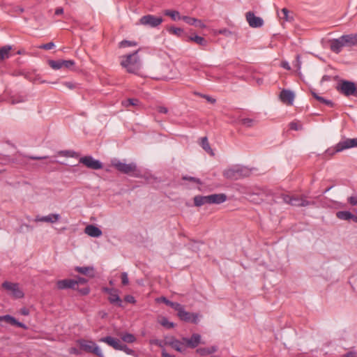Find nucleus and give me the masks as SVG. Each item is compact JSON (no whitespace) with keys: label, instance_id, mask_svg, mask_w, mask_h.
Here are the masks:
<instances>
[{"label":"nucleus","instance_id":"1","mask_svg":"<svg viewBox=\"0 0 357 357\" xmlns=\"http://www.w3.org/2000/svg\"><path fill=\"white\" fill-rule=\"evenodd\" d=\"M137 53L138 50L121 57V65L129 73L137 74L141 68V63Z\"/></svg>","mask_w":357,"mask_h":357},{"label":"nucleus","instance_id":"2","mask_svg":"<svg viewBox=\"0 0 357 357\" xmlns=\"http://www.w3.org/2000/svg\"><path fill=\"white\" fill-rule=\"evenodd\" d=\"M251 170L246 167L236 166L224 171L223 175L225 178L231 180H238L241 178L248 177L250 175Z\"/></svg>","mask_w":357,"mask_h":357},{"label":"nucleus","instance_id":"3","mask_svg":"<svg viewBox=\"0 0 357 357\" xmlns=\"http://www.w3.org/2000/svg\"><path fill=\"white\" fill-rule=\"evenodd\" d=\"M353 147H357V138L346 139L340 141L334 147L327 149L326 153L327 155H333L336 153Z\"/></svg>","mask_w":357,"mask_h":357},{"label":"nucleus","instance_id":"4","mask_svg":"<svg viewBox=\"0 0 357 357\" xmlns=\"http://www.w3.org/2000/svg\"><path fill=\"white\" fill-rule=\"evenodd\" d=\"M112 166L115 167L119 172L137 177L139 175L137 173V167L135 163L131 162L126 164L119 160L112 161Z\"/></svg>","mask_w":357,"mask_h":357},{"label":"nucleus","instance_id":"5","mask_svg":"<svg viewBox=\"0 0 357 357\" xmlns=\"http://www.w3.org/2000/svg\"><path fill=\"white\" fill-rule=\"evenodd\" d=\"M281 198L284 203L294 206H307L314 204V202L307 201L303 196H290L289 195L282 194Z\"/></svg>","mask_w":357,"mask_h":357},{"label":"nucleus","instance_id":"6","mask_svg":"<svg viewBox=\"0 0 357 357\" xmlns=\"http://www.w3.org/2000/svg\"><path fill=\"white\" fill-rule=\"evenodd\" d=\"M337 90L346 96L357 97V84L351 81H341L337 86Z\"/></svg>","mask_w":357,"mask_h":357},{"label":"nucleus","instance_id":"7","mask_svg":"<svg viewBox=\"0 0 357 357\" xmlns=\"http://www.w3.org/2000/svg\"><path fill=\"white\" fill-rule=\"evenodd\" d=\"M80 349L88 353H92L95 355L102 357L103 354L99 347L91 340H80L78 341Z\"/></svg>","mask_w":357,"mask_h":357},{"label":"nucleus","instance_id":"8","mask_svg":"<svg viewBox=\"0 0 357 357\" xmlns=\"http://www.w3.org/2000/svg\"><path fill=\"white\" fill-rule=\"evenodd\" d=\"M163 22L162 17H156L153 15H146L142 16L139 20V24L155 28Z\"/></svg>","mask_w":357,"mask_h":357},{"label":"nucleus","instance_id":"9","mask_svg":"<svg viewBox=\"0 0 357 357\" xmlns=\"http://www.w3.org/2000/svg\"><path fill=\"white\" fill-rule=\"evenodd\" d=\"M79 162L84 165L86 167L94 170L102 168V162L90 155L80 158Z\"/></svg>","mask_w":357,"mask_h":357},{"label":"nucleus","instance_id":"10","mask_svg":"<svg viewBox=\"0 0 357 357\" xmlns=\"http://www.w3.org/2000/svg\"><path fill=\"white\" fill-rule=\"evenodd\" d=\"M2 287L6 290L10 291L15 298H20L24 296V293L19 288L17 283H13L6 281L2 284Z\"/></svg>","mask_w":357,"mask_h":357},{"label":"nucleus","instance_id":"11","mask_svg":"<svg viewBox=\"0 0 357 357\" xmlns=\"http://www.w3.org/2000/svg\"><path fill=\"white\" fill-rule=\"evenodd\" d=\"M166 344L169 345L172 348L177 351L183 353L186 350L185 343L183 340H178L174 337H171L167 341Z\"/></svg>","mask_w":357,"mask_h":357},{"label":"nucleus","instance_id":"12","mask_svg":"<svg viewBox=\"0 0 357 357\" xmlns=\"http://www.w3.org/2000/svg\"><path fill=\"white\" fill-rule=\"evenodd\" d=\"M202 337L198 333H193L190 337H183V341L185 343L186 348H196L201 343Z\"/></svg>","mask_w":357,"mask_h":357},{"label":"nucleus","instance_id":"13","mask_svg":"<svg viewBox=\"0 0 357 357\" xmlns=\"http://www.w3.org/2000/svg\"><path fill=\"white\" fill-rule=\"evenodd\" d=\"M246 20L251 27L259 28L261 27L263 24V20L255 15L252 12H248L246 13Z\"/></svg>","mask_w":357,"mask_h":357},{"label":"nucleus","instance_id":"14","mask_svg":"<svg viewBox=\"0 0 357 357\" xmlns=\"http://www.w3.org/2000/svg\"><path fill=\"white\" fill-rule=\"evenodd\" d=\"M177 315L180 318V319L186 322L197 324L199 321L198 314L188 312L185 311L184 309L181 312H180V313Z\"/></svg>","mask_w":357,"mask_h":357},{"label":"nucleus","instance_id":"15","mask_svg":"<svg viewBox=\"0 0 357 357\" xmlns=\"http://www.w3.org/2000/svg\"><path fill=\"white\" fill-rule=\"evenodd\" d=\"M346 47L342 36L338 38L333 39L331 41L330 47L331 51L335 53H340L342 47Z\"/></svg>","mask_w":357,"mask_h":357},{"label":"nucleus","instance_id":"16","mask_svg":"<svg viewBox=\"0 0 357 357\" xmlns=\"http://www.w3.org/2000/svg\"><path fill=\"white\" fill-rule=\"evenodd\" d=\"M61 215L58 213H51L45 216L37 215L35 218V222H45L50 223H54L59 221Z\"/></svg>","mask_w":357,"mask_h":357},{"label":"nucleus","instance_id":"17","mask_svg":"<svg viewBox=\"0 0 357 357\" xmlns=\"http://www.w3.org/2000/svg\"><path fill=\"white\" fill-rule=\"evenodd\" d=\"M57 288L59 289H73L76 288V281L73 279H65L59 280L56 282Z\"/></svg>","mask_w":357,"mask_h":357},{"label":"nucleus","instance_id":"18","mask_svg":"<svg viewBox=\"0 0 357 357\" xmlns=\"http://www.w3.org/2000/svg\"><path fill=\"white\" fill-rule=\"evenodd\" d=\"M280 98L282 102L287 105H291L294 99V94L292 91L287 89H283L280 94Z\"/></svg>","mask_w":357,"mask_h":357},{"label":"nucleus","instance_id":"19","mask_svg":"<svg viewBox=\"0 0 357 357\" xmlns=\"http://www.w3.org/2000/svg\"><path fill=\"white\" fill-rule=\"evenodd\" d=\"M100 342H105L113 347L116 350H119L121 342L119 340L112 337L111 336H106L99 340Z\"/></svg>","mask_w":357,"mask_h":357},{"label":"nucleus","instance_id":"20","mask_svg":"<svg viewBox=\"0 0 357 357\" xmlns=\"http://www.w3.org/2000/svg\"><path fill=\"white\" fill-rule=\"evenodd\" d=\"M84 232L89 236L96 238L100 236L102 234L101 229L93 225H87L85 227Z\"/></svg>","mask_w":357,"mask_h":357},{"label":"nucleus","instance_id":"21","mask_svg":"<svg viewBox=\"0 0 357 357\" xmlns=\"http://www.w3.org/2000/svg\"><path fill=\"white\" fill-rule=\"evenodd\" d=\"M209 204H220L227 200V195L223 193L212 194L209 195Z\"/></svg>","mask_w":357,"mask_h":357},{"label":"nucleus","instance_id":"22","mask_svg":"<svg viewBox=\"0 0 357 357\" xmlns=\"http://www.w3.org/2000/svg\"><path fill=\"white\" fill-rule=\"evenodd\" d=\"M75 270L82 275L93 278L95 275L94 268L93 266H76Z\"/></svg>","mask_w":357,"mask_h":357},{"label":"nucleus","instance_id":"23","mask_svg":"<svg viewBox=\"0 0 357 357\" xmlns=\"http://www.w3.org/2000/svg\"><path fill=\"white\" fill-rule=\"evenodd\" d=\"M342 38L346 44V46L351 47L357 45V33L343 35Z\"/></svg>","mask_w":357,"mask_h":357},{"label":"nucleus","instance_id":"24","mask_svg":"<svg viewBox=\"0 0 357 357\" xmlns=\"http://www.w3.org/2000/svg\"><path fill=\"white\" fill-rule=\"evenodd\" d=\"M108 300L110 303L116 304L119 307H122V301L118 294L117 289H114V291L112 294H110V295L108 297Z\"/></svg>","mask_w":357,"mask_h":357},{"label":"nucleus","instance_id":"25","mask_svg":"<svg viewBox=\"0 0 357 357\" xmlns=\"http://www.w3.org/2000/svg\"><path fill=\"white\" fill-rule=\"evenodd\" d=\"M218 351V347L211 346L209 347H201L196 350V352L200 356H206L215 353Z\"/></svg>","mask_w":357,"mask_h":357},{"label":"nucleus","instance_id":"26","mask_svg":"<svg viewBox=\"0 0 357 357\" xmlns=\"http://www.w3.org/2000/svg\"><path fill=\"white\" fill-rule=\"evenodd\" d=\"M209 195H197L194 197V204L196 206H202L205 204H209Z\"/></svg>","mask_w":357,"mask_h":357},{"label":"nucleus","instance_id":"27","mask_svg":"<svg viewBox=\"0 0 357 357\" xmlns=\"http://www.w3.org/2000/svg\"><path fill=\"white\" fill-rule=\"evenodd\" d=\"M200 145L206 152L209 153L211 155H214V153L210 146V144L208 141V138L206 137H204L201 138Z\"/></svg>","mask_w":357,"mask_h":357},{"label":"nucleus","instance_id":"28","mask_svg":"<svg viewBox=\"0 0 357 357\" xmlns=\"http://www.w3.org/2000/svg\"><path fill=\"white\" fill-rule=\"evenodd\" d=\"M336 217L340 220H351L353 218V213L347 211H340L336 213Z\"/></svg>","mask_w":357,"mask_h":357},{"label":"nucleus","instance_id":"29","mask_svg":"<svg viewBox=\"0 0 357 357\" xmlns=\"http://www.w3.org/2000/svg\"><path fill=\"white\" fill-rule=\"evenodd\" d=\"M278 16L280 19L287 22H290L293 20V17L289 16V11L287 8H282L280 12H278Z\"/></svg>","mask_w":357,"mask_h":357},{"label":"nucleus","instance_id":"30","mask_svg":"<svg viewBox=\"0 0 357 357\" xmlns=\"http://www.w3.org/2000/svg\"><path fill=\"white\" fill-rule=\"evenodd\" d=\"M11 49L12 47L10 45H5L0 48V60H3L8 58Z\"/></svg>","mask_w":357,"mask_h":357},{"label":"nucleus","instance_id":"31","mask_svg":"<svg viewBox=\"0 0 357 357\" xmlns=\"http://www.w3.org/2000/svg\"><path fill=\"white\" fill-rule=\"evenodd\" d=\"M311 93L312 95V96L316 99L319 102H322L328 106H330V107H333V103L331 100H326L324 98L319 96L317 93H315L314 91H311Z\"/></svg>","mask_w":357,"mask_h":357},{"label":"nucleus","instance_id":"32","mask_svg":"<svg viewBox=\"0 0 357 357\" xmlns=\"http://www.w3.org/2000/svg\"><path fill=\"white\" fill-rule=\"evenodd\" d=\"M311 93L312 95V96L316 99L319 102H322L328 106H330V107H333V103L331 100H326L324 98L319 96L317 93H315L314 91H311Z\"/></svg>","mask_w":357,"mask_h":357},{"label":"nucleus","instance_id":"33","mask_svg":"<svg viewBox=\"0 0 357 357\" xmlns=\"http://www.w3.org/2000/svg\"><path fill=\"white\" fill-rule=\"evenodd\" d=\"M311 93L312 95V96L316 99L319 102H322L328 106H330V107H333V103L331 100H326L324 98L319 96L317 93H315L314 91H311Z\"/></svg>","mask_w":357,"mask_h":357},{"label":"nucleus","instance_id":"34","mask_svg":"<svg viewBox=\"0 0 357 357\" xmlns=\"http://www.w3.org/2000/svg\"><path fill=\"white\" fill-rule=\"evenodd\" d=\"M311 93L312 95V96L316 99L319 102H322L328 106H330V107H333V103L331 100H326L324 98L319 96L317 93H315L314 91H311Z\"/></svg>","mask_w":357,"mask_h":357},{"label":"nucleus","instance_id":"35","mask_svg":"<svg viewBox=\"0 0 357 357\" xmlns=\"http://www.w3.org/2000/svg\"><path fill=\"white\" fill-rule=\"evenodd\" d=\"M189 40L194 41L195 43H197L199 45L202 46H206L207 45V41L202 36H190L188 38Z\"/></svg>","mask_w":357,"mask_h":357},{"label":"nucleus","instance_id":"36","mask_svg":"<svg viewBox=\"0 0 357 357\" xmlns=\"http://www.w3.org/2000/svg\"><path fill=\"white\" fill-rule=\"evenodd\" d=\"M165 15L169 16L173 20H178L182 17H181L179 12L172 10H166L165 11Z\"/></svg>","mask_w":357,"mask_h":357},{"label":"nucleus","instance_id":"37","mask_svg":"<svg viewBox=\"0 0 357 357\" xmlns=\"http://www.w3.org/2000/svg\"><path fill=\"white\" fill-rule=\"evenodd\" d=\"M121 340L127 343H133L136 341V337L134 335L126 333L121 335Z\"/></svg>","mask_w":357,"mask_h":357},{"label":"nucleus","instance_id":"38","mask_svg":"<svg viewBox=\"0 0 357 357\" xmlns=\"http://www.w3.org/2000/svg\"><path fill=\"white\" fill-rule=\"evenodd\" d=\"M159 323L165 328L170 329L174 327V324L168 320V319L165 317H161V319L158 321Z\"/></svg>","mask_w":357,"mask_h":357},{"label":"nucleus","instance_id":"39","mask_svg":"<svg viewBox=\"0 0 357 357\" xmlns=\"http://www.w3.org/2000/svg\"><path fill=\"white\" fill-rule=\"evenodd\" d=\"M58 155L68 158H76L78 156V154L75 151L70 150L60 151L58 152Z\"/></svg>","mask_w":357,"mask_h":357},{"label":"nucleus","instance_id":"40","mask_svg":"<svg viewBox=\"0 0 357 357\" xmlns=\"http://www.w3.org/2000/svg\"><path fill=\"white\" fill-rule=\"evenodd\" d=\"M0 321H3L13 326H14L15 324L17 323L16 319L8 314L0 316Z\"/></svg>","mask_w":357,"mask_h":357},{"label":"nucleus","instance_id":"41","mask_svg":"<svg viewBox=\"0 0 357 357\" xmlns=\"http://www.w3.org/2000/svg\"><path fill=\"white\" fill-rule=\"evenodd\" d=\"M48 63L50 66L54 70L63 68L62 60H50Z\"/></svg>","mask_w":357,"mask_h":357},{"label":"nucleus","instance_id":"42","mask_svg":"<svg viewBox=\"0 0 357 357\" xmlns=\"http://www.w3.org/2000/svg\"><path fill=\"white\" fill-rule=\"evenodd\" d=\"M167 30L169 33L176 35L177 36H181L183 32V30L182 29L174 26H171Z\"/></svg>","mask_w":357,"mask_h":357},{"label":"nucleus","instance_id":"43","mask_svg":"<svg viewBox=\"0 0 357 357\" xmlns=\"http://www.w3.org/2000/svg\"><path fill=\"white\" fill-rule=\"evenodd\" d=\"M169 307L177 311L178 314L184 309L183 306L180 303L172 301L169 303Z\"/></svg>","mask_w":357,"mask_h":357},{"label":"nucleus","instance_id":"44","mask_svg":"<svg viewBox=\"0 0 357 357\" xmlns=\"http://www.w3.org/2000/svg\"><path fill=\"white\" fill-rule=\"evenodd\" d=\"M255 121L252 119L245 118L241 120V123L248 128L253 126Z\"/></svg>","mask_w":357,"mask_h":357},{"label":"nucleus","instance_id":"45","mask_svg":"<svg viewBox=\"0 0 357 357\" xmlns=\"http://www.w3.org/2000/svg\"><path fill=\"white\" fill-rule=\"evenodd\" d=\"M137 45V43L136 42L124 40H122L119 43V47H130V46H136Z\"/></svg>","mask_w":357,"mask_h":357},{"label":"nucleus","instance_id":"46","mask_svg":"<svg viewBox=\"0 0 357 357\" xmlns=\"http://www.w3.org/2000/svg\"><path fill=\"white\" fill-rule=\"evenodd\" d=\"M119 351H123L128 355H134L135 354V351L132 349L128 348L127 345L124 344H121Z\"/></svg>","mask_w":357,"mask_h":357},{"label":"nucleus","instance_id":"47","mask_svg":"<svg viewBox=\"0 0 357 357\" xmlns=\"http://www.w3.org/2000/svg\"><path fill=\"white\" fill-rule=\"evenodd\" d=\"M181 20H183L185 22L190 25L195 24L197 22V19L194 17H190L188 16H183Z\"/></svg>","mask_w":357,"mask_h":357},{"label":"nucleus","instance_id":"48","mask_svg":"<svg viewBox=\"0 0 357 357\" xmlns=\"http://www.w3.org/2000/svg\"><path fill=\"white\" fill-rule=\"evenodd\" d=\"M75 65V61L73 60H62V66L63 68H70Z\"/></svg>","mask_w":357,"mask_h":357},{"label":"nucleus","instance_id":"49","mask_svg":"<svg viewBox=\"0 0 357 357\" xmlns=\"http://www.w3.org/2000/svg\"><path fill=\"white\" fill-rule=\"evenodd\" d=\"M289 128L294 130H300L302 129V126L298 122H291L289 123Z\"/></svg>","mask_w":357,"mask_h":357},{"label":"nucleus","instance_id":"50","mask_svg":"<svg viewBox=\"0 0 357 357\" xmlns=\"http://www.w3.org/2000/svg\"><path fill=\"white\" fill-rule=\"evenodd\" d=\"M139 103V100L135 98H129L126 100V102L124 103V105L126 107L131 106V105H137Z\"/></svg>","mask_w":357,"mask_h":357},{"label":"nucleus","instance_id":"51","mask_svg":"<svg viewBox=\"0 0 357 357\" xmlns=\"http://www.w3.org/2000/svg\"><path fill=\"white\" fill-rule=\"evenodd\" d=\"M183 180L192 181V182L196 183L197 184L201 183V181L199 178L192 177V176H183Z\"/></svg>","mask_w":357,"mask_h":357},{"label":"nucleus","instance_id":"52","mask_svg":"<svg viewBox=\"0 0 357 357\" xmlns=\"http://www.w3.org/2000/svg\"><path fill=\"white\" fill-rule=\"evenodd\" d=\"M262 192H263V190L259 188L256 189L255 191L248 190V191L245 192V194H247L248 195H250V196L253 195H259L262 194Z\"/></svg>","mask_w":357,"mask_h":357},{"label":"nucleus","instance_id":"53","mask_svg":"<svg viewBox=\"0 0 357 357\" xmlns=\"http://www.w3.org/2000/svg\"><path fill=\"white\" fill-rule=\"evenodd\" d=\"M54 43H52V42H50V43H45V44H43L42 45H40L39 47L40 49H44V50H51L52 49L53 47H54Z\"/></svg>","mask_w":357,"mask_h":357},{"label":"nucleus","instance_id":"54","mask_svg":"<svg viewBox=\"0 0 357 357\" xmlns=\"http://www.w3.org/2000/svg\"><path fill=\"white\" fill-rule=\"evenodd\" d=\"M121 282L123 285H127L129 282L128 274L126 272L121 273Z\"/></svg>","mask_w":357,"mask_h":357},{"label":"nucleus","instance_id":"55","mask_svg":"<svg viewBox=\"0 0 357 357\" xmlns=\"http://www.w3.org/2000/svg\"><path fill=\"white\" fill-rule=\"evenodd\" d=\"M348 202L349 204L352 206H356L357 205V197L356 196H351L348 199Z\"/></svg>","mask_w":357,"mask_h":357},{"label":"nucleus","instance_id":"56","mask_svg":"<svg viewBox=\"0 0 357 357\" xmlns=\"http://www.w3.org/2000/svg\"><path fill=\"white\" fill-rule=\"evenodd\" d=\"M124 300L127 303H135L136 302L135 298L131 295H127L125 296Z\"/></svg>","mask_w":357,"mask_h":357},{"label":"nucleus","instance_id":"57","mask_svg":"<svg viewBox=\"0 0 357 357\" xmlns=\"http://www.w3.org/2000/svg\"><path fill=\"white\" fill-rule=\"evenodd\" d=\"M75 280L76 281V286L78 285L79 284H85L87 282L86 279H85L84 278H81V277H78Z\"/></svg>","mask_w":357,"mask_h":357},{"label":"nucleus","instance_id":"58","mask_svg":"<svg viewBox=\"0 0 357 357\" xmlns=\"http://www.w3.org/2000/svg\"><path fill=\"white\" fill-rule=\"evenodd\" d=\"M201 96L204 98L208 102L211 103H215L216 101L215 99L207 95H201Z\"/></svg>","mask_w":357,"mask_h":357},{"label":"nucleus","instance_id":"59","mask_svg":"<svg viewBox=\"0 0 357 357\" xmlns=\"http://www.w3.org/2000/svg\"><path fill=\"white\" fill-rule=\"evenodd\" d=\"M29 159H31V160H44V159H47L48 158V156L47 155H45V156H33V155H29V156H27Z\"/></svg>","mask_w":357,"mask_h":357},{"label":"nucleus","instance_id":"60","mask_svg":"<svg viewBox=\"0 0 357 357\" xmlns=\"http://www.w3.org/2000/svg\"><path fill=\"white\" fill-rule=\"evenodd\" d=\"M301 59H300V56L297 55L296 56V59L295 66L297 68L298 70H299L301 68Z\"/></svg>","mask_w":357,"mask_h":357},{"label":"nucleus","instance_id":"61","mask_svg":"<svg viewBox=\"0 0 357 357\" xmlns=\"http://www.w3.org/2000/svg\"><path fill=\"white\" fill-rule=\"evenodd\" d=\"M115 289H111V288H108V287H103L102 288V291L107 294H109V296L110 295V294H112L114 291Z\"/></svg>","mask_w":357,"mask_h":357},{"label":"nucleus","instance_id":"62","mask_svg":"<svg viewBox=\"0 0 357 357\" xmlns=\"http://www.w3.org/2000/svg\"><path fill=\"white\" fill-rule=\"evenodd\" d=\"M158 111L160 113H162V114H167L168 112L167 108L165 107H159L158 109Z\"/></svg>","mask_w":357,"mask_h":357},{"label":"nucleus","instance_id":"63","mask_svg":"<svg viewBox=\"0 0 357 357\" xmlns=\"http://www.w3.org/2000/svg\"><path fill=\"white\" fill-rule=\"evenodd\" d=\"M344 357H357V353L354 351H350L344 355Z\"/></svg>","mask_w":357,"mask_h":357},{"label":"nucleus","instance_id":"64","mask_svg":"<svg viewBox=\"0 0 357 357\" xmlns=\"http://www.w3.org/2000/svg\"><path fill=\"white\" fill-rule=\"evenodd\" d=\"M162 357H175L174 355L168 354L165 349L162 351Z\"/></svg>","mask_w":357,"mask_h":357}]
</instances>
